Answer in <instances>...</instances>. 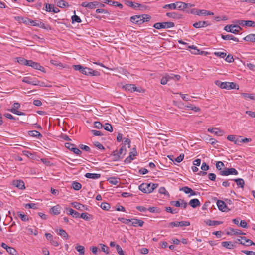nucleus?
I'll use <instances>...</instances> for the list:
<instances>
[{
  "instance_id": "nucleus-1",
  "label": "nucleus",
  "mask_w": 255,
  "mask_h": 255,
  "mask_svg": "<svg viewBox=\"0 0 255 255\" xmlns=\"http://www.w3.org/2000/svg\"><path fill=\"white\" fill-rule=\"evenodd\" d=\"M23 23L26 25L37 26L46 30H51V27L48 24H45L39 20H32L27 18H21Z\"/></svg>"
},
{
  "instance_id": "nucleus-2",
  "label": "nucleus",
  "mask_w": 255,
  "mask_h": 255,
  "mask_svg": "<svg viewBox=\"0 0 255 255\" xmlns=\"http://www.w3.org/2000/svg\"><path fill=\"white\" fill-rule=\"evenodd\" d=\"M73 67L75 70L79 71L83 74L88 76H98L100 75V72L98 71L93 70L88 67H84L81 65H73Z\"/></svg>"
},
{
  "instance_id": "nucleus-3",
  "label": "nucleus",
  "mask_w": 255,
  "mask_h": 255,
  "mask_svg": "<svg viewBox=\"0 0 255 255\" xmlns=\"http://www.w3.org/2000/svg\"><path fill=\"white\" fill-rule=\"evenodd\" d=\"M158 186V184L143 183L139 186L138 188L139 190L144 193H150L152 192Z\"/></svg>"
},
{
  "instance_id": "nucleus-4",
  "label": "nucleus",
  "mask_w": 255,
  "mask_h": 255,
  "mask_svg": "<svg viewBox=\"0 0 255 255\" xmlns=\"http://www.w3.org/2000/svg\"><path fill=\"white\" fill-rule=\"evenodd\" d=\"M215 84L222 89H239V86L234 82H221L219 80H216L215 81Z\"/></svg>"
},
{
  "instance_id": "nucleus-5",
  "label": "nucleus",
  "mask_w": 255,
  "mask_h": 255,
  "mask_svg": "<svg viewBox=\"0 0 255 255\" xmlns=\"http://www.w3.org/2000/svg\"><path fill=\"white\" fill-rule=\"evenodd\" d=\"M175 26L174 23L172 22H163L156 23L153 25V27L157 29L162 28H169Z\"/></svg>"
},
{
  "instance_id": "nucleus-6",
  "label": "nucleus",
  "mask_w": 255,
  "mask_h": 255,
  "mask_svg": "<svg viewBox=\"0 0 255 255\" xmlns=\"http://www.w3.org/2000/svg\"><path fill=\"white\" fill-rule=\"evenodd\" d=\"M219 174L221 176H228L230 175H237L238 174L237 170L234 168H225L223 171H221Z\"/></svg>"
},
{
  "instance_id": "nucleus-7",
  "label": "nucleus",
  "mask_w": 255,
  "mask_h": 255,
  "mask_svg": "<svg viewBox=\"0 0 255 255\" xmlns=\"http://www.w3.org/2000/svg\"><path fill=\"white\" fill-rule=\"evenodd\" d=\"M130 21L133 23L141 24L145 21L144 15L132 16L130 17Z\"/></svg>"
},
{
  "instance_id": "nucleus-8",
  "label": "nucleus",
  "mask_w": 255,
  "mask_h": 255,
  "mask_svg": "<svg viewBox=\"0 0 255 255\" xmlns=\"http://www.w3.org/2000/svg\"><path fill=\"white\" fill-rule=\"evenodd\" d=\"M190 224V222L188 221H175V222H171L169 223L168 226L171 227L172 228L174 227H183V226H188Z\"/></svg>"
},
{
  "instance_id": "nucleus-9",
  "label": "nucleus",
  "mask_w": 255,
  "mask_h": 255,
  "mask_svg": "<svg viewBox=\"0 0 255 255\" xmlns=\"http://www.w3.org/2000/svg\"><path fill=\"white\" fill-rule=\"evenodd\" d=\"M65 146L77 155H80L82 153V152L78 148H76L74 144L67 142L65 143Z\"/></svg>"
},
{
  "instance_id": "nucleus-10",
  "label": "nucleus",
  "mask_w": 255,
  "mask_h": 255,
  "mask_svg": "<svg viewBox=\"0 0 255 255\" xmlns=\"http://www.w3.org/2000/svg\"><path fill=\"white\" fill-rule=\"evenodd\" d=\"M123 88H124L126 90L130 91L131 92L133 91H138L139 92H141L142 91L141 88H137L135 85L131 84H126L123 86Z\"/></svg>"
},
{
  "instance_id": "nucleus-11",
  "label": "nucleus",
  "mask_w": 255,
  "mask_h": 255,
  "mask_svg": "<svg viewBox=\"0 0 255 255\" xmlns=\"http://www.w3.org/2000/svg\"><path fill=\"white\" fill-rule=\"evenodd\" d=\"M217 205L218 209L223 212H227L230 210L226 203L222 200H218L217 201Z\"/></svg>"
},
{
  "instance_id": "nucleus-12",
  "label": "nucleus",
  "mask_w": 255,
  "mask_h": 255,
  "mask_svg": "<svg viewBox=\"0 0 255 255\" xmlns=\"http://www.w3.org/2000/svg\"><path fill=\"white\" fill-rule=\"evenodd\" d=\"M125 4L128 6L132 7L134 9H136L137 8H145V6H144L141 4L137 3H134L132 1L129 0H125Z\"/></svg>"
},
{
  "instance_id": "nucleus-13",
  "label": "nucleus",
  "mask_w": 255,
  "mask_h": 255,
  "mask_svg": "<svg viewBox=\"0 0 255 255\" xmlns=\"http://www.w3.org/2000/svg\"><path fill=\"white\" fill-rule=\"evenodd\" d=\"M12 185L21 190L25 189L24 183L21 180H13L12 182Z\"/></svg>"
},
{
  "instance_id": "nucleus-14",
  "label": "nucleus",
  "mask_w": 255,
  "mask_h": 255,
  "mask_svg": "<svg viewBox=\"0 0 255 255\" xmlns=\"http://www.w3.org/2000/svg\"><path fill=\"white\" fill-rule=\"evenodd\" d=\"M208 131L211 133H214L215 134L218 136H222L224 133V131L220 130L217 128H209L208 129Z\"/></svg>"
},
{
  "instance_id": "nucleus-15",
  "label": "nucleus",
  "mask_w": 255,
  "mask_h": 255,
  "mask_svg": "<svg viewBox=\"0 0 255 255\" xmlns=\"http://www.w3.org/2000/svg\"><path fill=\"white\" fill-rule=\"evenodd\" d=\"M107 35H104L101 33V36L104 39L105 41H107L108 42H111L113 40H115L116 38V36L114 35H111V33H106Z\"/></svg>"
},
{
  "instance_id": "nucleus-16",
  "label": "nucleus",
  "mask_w": 255,
  "mask_h": 255,
  "mask_svg": "<svg viewBox=\"0 0 255 255\" xmlns=\"http://www.w3.org/2000/svg\"><path fill=\"white\" fill-rule=\"evenodd\" d=\"M166 15L170 18H173L174 19H180L183 18V15L176 13V12H167Z\"/></svg>"
},
{
  "instance_id": "nucleus-17",
  "label": "nucleus",
  "mask_w": 255,
  "mask_h": 255,
  "mask_svg": "<svg viewBox=\"0 0 255 255\" xmlns=\"http://www.w3.org/2000/svg\"><path fill=\"white\" fill-rule=\"evenodd\" d=\"M137 155V152L136 150H134L129 153V155L125 159L124 162L128 164L131 162L133 160V157Z\"/></svg>"
},
{
  "instance_id": "nucleus-18",
  "label": "nucleus",
  "mask_w": 255,
  "mask_h": 255,
  "mask_svg": "<svg viewBox=\"0 0 255 255\" xmlns=\"http://www.w3.org/2000/svg\"><path fill=\"white\" fill-rule=\"evenodd\" d=\"M131 220L133 221L132 222L131 224L130 225L134 226V227H137V226L142 227L144 223L143 221L140 220V219H136V218H133V219H131Z\"/></svg>"
},
{
  "instance_id": "nucleus-19",
  "label": "nucleus",
  "mask_w": 255,
  "mask_h": 255,
  "mask_svg": "<svg viewBox=\"0 0 255 255\" xmlns=\"http://www.w3.org/2000/svg\"><path fill=\"white\" fill-rule=\"evenodd\" d=\"M71 204L73 205L74 207L77 210H81V211H82L84 210H88V208L87 206H86L84 205H83L82 204H80L78 202H74L72 203Z\"/></svg>"
},
{
  "instance_id": "nucleus-20",
  "label": "nucleus",
  "mask_w": 255,
  "mask_h": 255,
  "mask_svg": "<svg viewBox=\"0 0 255 255\" xmlns=\"http://www.w3.org/2000/svg\"><path fill=\"white\" fill-rule=\"evenodd\" d=\"M175 5L176 8H178L179 10H184V9L188 8V5L187 3L183 2H176L175 3Z\"/></svg>"
},
{
  "instance_id": "nucleus-21",
  "label": "nucleus",
  "mask_w": 255,
  "mask_h": 255,
  "mask_svg": "<svg viewBox=\"0 0 255 255\" xmlns=\"http://www.w3.org/2000/svg\"><path fill=\"white\" fill-rule=\"evenodd\" d=\"M230 231H228L227 233V235H245L246 234L245 233H243L241 232L240 230L238 229H234L233 228H229Z\"/></svg>"
},
{
  "instance_id": "nucleus-22",
  "label": "nucleus",
  "mask_w": 255,
  "mask_h": 255,
  "mask_svg": "<svg viewBox=\"0 0 255 255\" xmlns=\"http://www.w3.org/2000/svg\"><path fill=\"white\" fill-rule=\"evenodd\" d=\"M240 238H241V239L245 240V242L248 243L247 244H246L244 242L241 241L240 243V244H242L243 245L246 246L255 245V243L254 242H253L251 240L247 239L245 236H241Z\"/></svg>"
},
{
  "instance_id": "nucleus-23",
  "label": "nucleus",
  "mask_w": 255,
  "mask_h": 255,
  "mask_svg": "<svg viewBox=\"0 0 255 255\" xmlns=\"http://www.w3.org/2000/svg\"><path fill=\"white\" fill-rule=\"evenodd\" d=\"M61 209V206L59 205H57L52 207L50 210L54 215H58L60 213Z\"/></svg>"
},
{
  "instance_id": "nucleus-24",
  "label": "nucleus",
  "mask_w": 255,
  "mask_h": 255,
  "mask_svg": "<svg viewBox=\"0 0 255 255\" xmlns=\"http://www.w3.org/2000/svg\"><path fill=\"white\" fill-rule=\"evenodd\" d=\"M222 38L225 40H232L235 42H239V40L237 38L233 36L232 35H224L223 34L221 35Z\"/></svg>"
},
{
  "instance_id": "nucleus-25",
  "label": "nucleus",
  "mask_w": 255,
  "mask_h": 255,
  "mask_svg": "<svg viewBox=\"0 0 255 255\" xmlns=\"http://www.w3.org/2000/svg\"><path fill=\"white\" fill-rule=\"evenodd\" d=\"M189 204L192 207L195 208L200 205V202L199 200L197 199H193L189 201Z\"/></svg>"
},
{
  "instance_id": "nucleus-26",
  "label": "nucleus",
  "mask_w": 255,
  "mask_h": 255,
  "mask_svg": "<svg viewBox=\"0 0 255 255\" xmlns=\"http://www.w3.org/2000/svg\"><path fill=\"white\" fill-rule=\"evenodd\" d=\"M31 67L35 69L39 70L44 73L46 72L45 68L43 66H41L38 63L33 62Z\"/></svg>"
},
{
  "instance_id": "nucleus-27",
  "label": "nucleus",
  "mask_w": 255,
  "mask_h": 255,
  "mask_svg": "<svg viewBox=\"0 0 255 255\" xmlns=\"http://www.w3.org/2000/svg\"><path fill=\"white\" fill-rule=\"evenodd\" d=\"M28 134L29 136L32 137H36L38 138H40L42 137V134L36 130H31L28 132Z\"/></svg>"
},
{
  "instance_id": "nucleus-28",
  "label": "nucleus",
  "mask_w": 255,
  "mask_h": 255,
  "mask_svg": "<svg viewBox=\"0 0 255 255\" xmlns=\"http://www.w3.org/2000/svg\"><path fill=\"white\" fill-rule=\"evenodd\" d=\"M85 176L87 178L96 179L99 178L101 175L100 174L87 173Z\"/></svg>"
},
{
  "instance_id": "nucleus-29",
  "label": "nucleus",
  "mask_w": 255,
  "mask_h": 255,
  "mask_svg": "<svg viewBox=\"0 0 255 255\" xmlns=\"http://www.w3.org/2000/svg\"><path fill=\"white\" fill-rule=\"evenodd\" d=\"M206 224L208 226H215L220 225L223 223L222 221H212L211 220H207L205 221Z\"/></svg>"
},
{
  "instance_id": "nucleus-30",
  "label": "nucleus",
  "mask_w": 255,
  "mask_h": 255,
  "mask_svg": "<svg viewBox=\"0 0 255 255\" xmlns=\"http://www.w3.org/2000/svg\"><path fill=\"white\" fill-rule=\"evenodd\" d=\"M206 21H199L193 24V26L195 28H200L206 27L208 25Z\"/></svg>"
},
{
  "instance_id": "nucleus-31",
  "label": "nucleus",
  "mask_w": 255,
  "mask_h": 255,
  "mask_svg": "<svg viewBox=\"0 0 255 255\" xmlns=\"http://www.w3.org/2000/svg\"><path fill=\"white\" fill-rule=\"evenodd\" d=\"M243 39L247 41L255 42V34H250L243 38Z\"/></svg>"
},
{
  "instance_id": "nucleus-32",
  "label": "nucleus",
  "mask_w": 255,
  "mask_h": 255,
  "mask_svg": "<svg viewBox=\"0 0 255 255\" xmlns=\"http://www.w3.org/2000/svg\"><path fill=\"white\" fill-rule=\"evenodd\" d=\"M80 217L86 221H90L92 219V215L87 213H82L80 216Z\"/></svg>"
},
{
  "instance_id": "nucleus-33",
  "label": "nucleus",
  "mask_w": 255,
  "mask_h": 255,
  "mask_svg": "<svg viewBox=\"0 0 255 255\" xmlns=\"http://www.w3.org/2000/svg\"><path fill=\"white\" fill-rule=\"evenodd\" d=\"M75 249L78 251L80 255H83L85 253V248L84 246L80 245H77Z\"/></svg>"
},
{
  "instance_id": "nucleus-34",
  "label": "nucleus",
  "mask_w": 255,
  "mask_h": 255,
  "mask_svg": "<svg viewBox=\"0 0 255 255\" xmlns=\"http://www.w3.org/2000/svg\"><path fill=\"white\" fill-rule=\"evenodd\" d=\"M233 181H234L237 185L241 187V188H243L244 186V185H245V182H244V181L243 179L242 178H237V179H233Z\"/></svg>"
},
{
  "instance_id": "nucleus-35",
  "label": "nucleus",
  "mask_w": 255,
  "mask_h": 255,
  "mask_svg": "<svg viewBox=\"0 0 255 255\" xmlns=\"http://www.w3.org/2000/svg\"><path fill=\"white\" fill-rule=\"evenodd\" d=\"M126 151L125 145H122L117 153L120 156H123V158L124 156L126 154Z\"/></svg>"
},
{
  "instance_id": "nucleus-36",
  "label": "nucleus",
  "mask_w": 255,
  "mask_h": 255,
  "mask_svg": "<svg viewBox=\"0 0 255 255\" xmlns=\"http://www.w3.org/2000/svg\"><path fill=\"white\" fill-rule=\"evenodd\" d=\"M187 48H190L192 49V51H191V53L193 54H198L199 53L200 50L197 49V47L192 45V46H187Z\"/></svg>"
},
{
  "instance_id": "nucleus-37",
  "label": "nucleus",
  "mask_w": 255,
  "mask_h": 255,
  "mask_svg": "<svg viewBox=\"0 0 255 255\" xmlns=\"http://www.w3.org/2000/svg\"><path fill=\"white\" fill-rule=\"evenodd\" d=\"M222 245L223 247L228 249H232L233 248V244H231V242L224 241L222 242Z\"/></svg>"
},
{
  "instance_id": "nucleus-38",
  "label": "nucleus",
  "mask_w": 255,
  "mask_h": 255,
  "mask_svg": "<svg viewBox=\"0 0 255 255\" xmlns=\"http://www.w3.org/2000/svg\"><path fill=\"white\" fill-rule=\"evenodd\" d=\"M72 188L75 190H79L82 187V185L77 182L74 181L72 185Z\"/></svg>"
},
{
  "instance_id": "nucleus-39",
  "label": "nucleus",
  "mask_w": 255,
  "mask_h": 255,
  "mask_svg": "<svg viewBox=\"0 0 255 255\" xmlns=\"http://www.w3.org/2000/svg\"><path fill=\"white\" fill-rule=\"evenodd\" d=\"M59 235L63 237L66 239H68L69 238V235L67 233V232L63 229H59V232L58 233Z\"/></svg>"
},
{
  "instance_id": "nucleus-40",
  "label": "nucleus",
  "mask_w": 255,
  "mask_h": 255,
  "mask_svg": "<svg viewBox=\"0 0 255 255\" xmlns=\"http://www.w3.org/2000/svg\"><path fill=\"white\" fill-rule=\"evenodd\" d=\"M224 167V164L222 161H217L216 162V168L219 172H221V171H223V170H222V167Z\"/></svg>"
},
{
  "instance_id": "nucleus-41",
  "label": "nucleus",
  "mask_w": 255,
  "mask_h": 255,
  "mask_svg": "<svg viewBox=\"0 0 255 255\" xmlns=\"http://www.w3.org/2000/svg\"><path fill=\"white\" fill-rule=\"evenodd\" d=\"M187 108H189L190 110H193L195 112H199L200 111V108L198 107H196L192 104H189L186 106Z\"/></svg>"
},
{
  "instance_id": "nucleus-42",
  "label": "nucleus",
  "mask_w": 255,
  "mask_h": 255,
  "mask_svg": "<svg viewBox=\"0 0 255 255\" xmlns=\"http://www.w3.org/2000/svg\"><path fill=\"white\" fill-rule=\"evenodd\" d=\"M6 251L11 255H15L17 254L16 250L13 247H9Z\"/></svg>"
},
{
  "instance_id": "nucleus-43",
  "label": "nucleus",
  "mask_w": 255,
  "mask_h": 255,
  "mask_svg": "<svg viewBox=\"0 0 255 255\" xmlns=\"http://www.w3.org/2000/svg\"><path fill=\"white\" fill-rule=\"evenodd\" d=\"M118 220L121 222H122V223H124V224H127V225H129V223L130 222H131L132 221V220L131 219H126V218H122V217H119L118 218Z\"/></svg>"
},
{
  "instance_id": "nucleus-44",
  "label": "nucleus",
  "mask_w": 255,
  "mask_h": 255,
  "mask_svg": "<svg viewBox=\"0 0 255 255\" xmlns=\"http://www.w3.org/2000/svg\"><path fill=\"white\" fill-rule=\"evenodd\" d=\"M103 128L105 130H107L109 132L113 131V128L112 125L109 123H106L105 125L103 126Z\"/></svg>"
},
{
  "instance_id": "nucleus-45",
  "label": "nucleus",
  "mask_w": 255,
  "mask_h": 255,
  "mask_svg": "<svg viewBox=\"0 0 255 255\" xmlns=\"http://www.w3.org/2000/svg\"><path fill=\"white\" fill-rule=\"evenodd\" d=\"M163 8L164 9L168 8V9H176L175 3L168 4H166V5L163 6Z\"/></svg>"
},
{
  "instance_id": "nucleus-46",
  "label": "nucleus",
  "mask_w": 255,
  "mask_h": 255,
  "mask_svg": "<svg viewBox=\"0 0 255 255\" xmlns=\"http://www.w3.org/2000/svg\"><path fill=\"white\" fill-rule=\"evenodd\" d=\"M100 207L104 210H108L110 208V205L106 202H103L101 204Z\"/></svg>"
},
{
  "instance_id": "nucleus-47",
  "label": "nucleus",
  "mask_w": 255,
  "mask_h": 255,
  "mask_svg": "<svg viewBox=\"0 0 255 255\" xmlns=\"http://www.w3.org/2000/svg\"><path fill=\"white\" fill-rule=\"evenodd\" d=\"M31 85H38L41 87L44 86V83L43 82H41L38 80H32Z\"/></svg>"
},
{
  "instance_id": "nucleus-48",
  "label": "nucleus",
  "mask_w": 255,
  "mask_h": 255,
  "mask_svg": "<svg viewBox=\"0 0 255 255\" xmlns=\"http://www.w3.org/2000/svg\"><path fill=\"white\" fill-rule=\"evenodd\" d=\"M17 214L22 221H26L28 220V218L26 215L22 214L19 212H17Z\"/></svg>"
},
{
  "instance_id": "nucleus-49",
  "label": "nucleus",
  "mask_w": 255,
  "mask_h": 255,
  "mask_svg": "<svg viewBox=\"0 0 255 255\" xmlns=\"http://www.w3.org/2000/svg\"><path fill=\"white\" fill-rule=\"evenodd\" d=\"M242 95L243 96V97L245 99L249 98V99H252V100L255 99V98H254L253 94H248V93H242Z\"/></svg>"
},
{
  "instance_id": "nucleus-50",
  "label": "nucleus",
  "mask_w": 255,
  "mask_h": 255,
  "mask_svg": "<svg viewBox=\"0 0 255 255\" xmlns=\"http://www.w3.org/2000/svg\"><path fill=\"white\" fill-rule=\"evenodd\" d=\"M57 6L59 7L63 8L64 7H65L66 6H68V3L65 2L64 0H60L57 3Z\"/></svg>"
},
{
  "instance_id": "nucleus-51",
  "label": "nucleus",
  "mask_w": 255,
  "mask_h": 255,
  "mask_svg": "<svg viewBox=\"0 0 255 255\" xmlns=\"http://www.w3.org/2000/svg\"><path fill=\"white\" fill-rule=\"evenodd\" d=\"M109 5H113L115 7H119L121 9H122L123 7V5L121 3H120L117 1H112V0H111V3Z\"/></svg>"
},
{
  "instance_id": "nucleus-52",
  "label": "nucleus",
  "mask_w": 255,
  "mask_h": 255,
  "mask_svg": "<svg viewBox=\"0 0 255 255\" xmlns=\"http://www.w3.org/2000/svg\"><path fill=\"white\" fill-rule=\"evenodd\" d=\"M98 4H99V2H97V1L89 2V9H94L96 6H98Z\"/></svg>"
},
{
  "instance_id": "nucleus-53",
  "label": "nucleus",
  "mask_w": 255,
  "mask_h": 255,
  "mask_svg": "<svg viewBox=\"0 0 255 255\" xmlns=\"http://www.w3.org/2000/svg\"><path fill=\"white\" fill-rule=\"evenodd\" d=\"M159 193L161 194H164L169 196V193L166 191V189L164 187H161L159 189Z\"/></svg>"
},
{
  "instance_id": "nucleus-54",
  "label": "nucleus",
  "mask_w": 255,
  "mask_h": 255,
  "mask_svg": "<svg viewBox=\"0 0 255 255\" xmlns=\"http://www.w3.org/2000/svg\"><path fill=\"white\" fill-rule=\"evenodd\" d=\"M245 26L248 27H255V22L251 20H246L245 22Z\"/></svg>"
},
{
  "instance_id": "nucleus-55",
  "label": "nucleus",
  "mask_w": 255,
  "mask_h": 255,
  "mask_svg": "<svg viewBox=\"0 0 255 255\" xmlns=\"http://www.w3.org/2000/svg\"><path fill=\"white\" fill-rule=\"evenodd\" d=\"M16 59L17 62H18L21 65H25L26 61L27 60L26 59L21 57H17Z\"/></svg>"
},
{
  "instance_id": "nucleus-56",
  "label": "nucleus",
  "mask_w": 255,
  "mask_h": 255,
  "mask_svg": "<svg viewBox=\"0 0 255 255\" xmlns=\"http://www.w3.org/2000/svg\"><path fill=\"white\" fill-rule=\"evenodd\" d=\"M180 191H184L186 194L190 193L192 191V189L187 186H185L181 188Z\"/></svg>"
},
{
  "instance_id": "nucleus-57",
  "label": "nucleus",
  "mask_w": 255,
  "mask_h": 255,
  "mask_svg": "<svg viewBox=\"0 0 255 255\" xmlns=\"http://www.w3.org/2000/svg\"><path fill=\"white\" fill-rule=\"evenodd\" d=\"M214 54L220 58H224L226 56V53L223 52H215Z\"/></svg>"
},
{
  "instance_id": "nucleus-58",
  "label": "nucleus",
  "mask_w": 255,
  "mask_h": 255,
  "mask_svg": "<svg viewBox=\"0 0 255 255\" xmlns=\"http://www.w3.org/2000/svg\"><path fill=\"white\" fill-rule=\"evenodd\" d=\"M116 249L119 255H125L124 252L119 245H116Z\"/></svg>"
},
{
  "instance_id": "nucleus-59",
  "label": "nucleus",
  "mask_w": 255,
  "mask_h": 255,
  "mask_svg": "<svg viewBox=\"0 0 255 255\" xmlns=\"http://www.w3.org/2000/svg\"><path fill=\"white\" fill-rule=\"evenodd\" d=\"M100 245L101 246V250L106 254H108L109 253V248L103 244H100Z\"/></svg>"
},
{
  "instance_id": "nucleus-60",
  "label": "nucleus",
  "mask_w": 255,
  "mask_h": 255,
  "mask_svg": "<svg viewBox=\"0 0 255 255\" xmlns=\"http://www.w3.org/2000/svg\"><path fill=\"white\" fill-rule=\"evenodd\" d=\"M79 148L80 149H81L82 150H83L85 151H87V152H90L91 151V149L90 148L87 146V145H83V144H80L79 146Z\"/></svg>"
},
{
  "instance_id": "nucleus-61",
  "label": "nucleus",
  "mask_w": 255,
  "mask_h": 255,
  "mask_svg": "<svg viewBox=\"0 0 255 255\" xmlns=\"http://www.w3.org/2000/svg\"><path fill=\"white\" fill-rule=\"evenodd\" d=\"M199 13H200V15H213V12L208 11L206 10H200Z\"/></svg>"
},
{
  "instance_id": "nucleus-62",
  "label": "nucleus",
  "mask_w": 255,
  "mask_h": 255,
  "mask_svg": "<svg viewBox=\"0 0 255 255\" xmlns=\"http://www.w3.org/2000/svg\"><path fill=\"white\" fill-rule=\"evenodd\" d=\"M108 181L113 185H117L118 183V181L116 177H111L108 179Z\"/></svg>"
},
{
  "instance_id": "nucleus-63",
  "label": "nucleus",
  "mask_w": 255,
  "mask_h": 255,
  "mask_svg": "<svg viewBox=\"0 0 255 255\" xmlns=\"http://www.w3.org/2000/svg\"><path fill=\"white\" fill-rule=\"evenodd\" d=\"M199 10L197 9L194 8L190 10H187V12L188 13H191L193 14H197L198 15H200Z\"/></svg>"
},
{
  "instance_id": "nucleus-64",
  "label": "nucleus",
  "mask_w": 255,
  "mask_h": 255,
  "mask_svg": "<svg viewBox=\"0 0 255 255\" xmlns=\"http://www.w3.org/2000/svg\"><path fill=\"white\" fill-rule=\"evenodd\" d=\"M233 25V28H235V29L233 30V32H239L240 30H242V28L239 26V25L237 23Z\"/></svg>"
}]
</instances>
